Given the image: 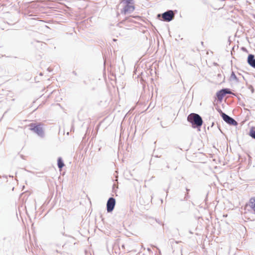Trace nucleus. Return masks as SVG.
<instances>
[{
  "mask_svg": "<svg viewBox=\"0 0 255 255\" xmlns=\"http://www.w3.org/2000/svg\"><path fill=\"white\" fill-rule=\"evenodd\" d=\"M178 242H179L175 241V243H176V244L178 243Z\"/></svg>",
  "mask_w": 255,
  "mask_h": 255,
  "instance_id": "obj_26",
  "label": "nucleus"
},
{
  "mask_svg": "<svg viewBox=\"0 0 255 255\" xmlns=\"http://www.w3.org/2000/svg\"><path fill=\"white\" fill-rule=\"evenodd\" d=\"M187 121L190 123L192 127L194 128H197L199 131L203 125V120L202 117L196 113H191L187 117Z\"/></svg>",
  "mask_w": 255,
  "mask_h": 255,
  "instance_id": "obj_1",
  "label": "nucleus"
},
{
  "mask_svg": "<svg viewBox=\"0 0 255 255\" xmlns=\"http://www.w3.org/2000/svg\"><path fill=\"white\" fill-rule=\"evenodd\" d=\"M221 75L220 74H218V76H219V77H220V76H221Z\"/></svg>",
  "mask_w": 255,
  "mask_h": 255,
  "instance_id": "obj_25",
  "label": "nucleus"
},
{
  "mask_svg": "<svg viewBox=\"0 0 255 255\" xmlns=\"http://www.w3.org/2000/svg\"><path fill=\"white\" fill-rule=\"evenodd\" d=\"M61 234L63 236H66V235L65 234V233L64 232H61Z\"/></svg>",
  "mask_w": 255,
  "mask_h": 255,
  "instance_id": "obj_17",
  "label": "nucleus"
},
{
  "mask_svg": "<svg viewBox=\"0 0 255 255\" xmlns=\"http://www.w3.org/2000/svg\"><path fill=\"white\" fill-rule=\"evenodd\" d=\"M190 198V196L189 195V193H186V194H185V197L184 198V199L183 200H187L188 199H189Z\"/></svg>",
  "mask_w": 255,
  "mask_h": 255,
  "instance_id": "obj_15",
  "label": "nucleus"
},
{
  "mask_svg": "<svg viewBox=\"0 0 255 255\" xmlns=\"http://www.w3.org/2000/svg\"><path fill=\"white\" fill-rule=\"evenodd\" d=\"M201 43L202 45H204V42H203V41H202V42H201Z\"/></svg>",
  "mask_w": 255,
  "mask_h": 255,
  "instance_id": "obj_21",
  "label": "nucleus"
},
{
  "mask_svg": "<svg viewBox=\"0 0 255 255\" xmlns=\"http://www.w3.org/2000/svg\"><path fill=\"white\" fill-rule=\"evenodd\" d=\"M249 205L255 214V197H251L247 206Z\"/></svg>",
  "mask_w": 255,
  "mask_h": 255,
  "instance_id": "obj_8",
  "label": "nucleus"
},
{
  "mask_svg": "<svg viewBox=\"0 0 255 255\" xmlns=\"http://www.w3.org/2000/svg\"><path fill=\"white\" fill-rule=\"evenodd\" d=\"M121 2H125L126 4H132L133 0H121Z\"/></svg>",
  "mask_w": 255,
  "mask_h": 255,
  "instance_id": "obj_14",
  "label": "nucleus"
},
{
  "mask_svg": "<svg viewBox=\"0 0 255 255\" xmlns=\"http://www.w3.org/2000/svg\"><path fill=\"white\" fill-rule=\"evenodd\" d=\"M113 40H114V41H116V39H113Z\"/></svg>",
  "mask_w": 255,
  "mask_h": 255,
  "instance_id": "obj_27",
  "label": "nucleus"
},
{
  "mask_svg": "<svg viewBox=\"0 0 255 255\" xmlns=\"http://www.w3.org/2000/svg\"><path fill=\"white\" fill-rule=\"evenodd\" d=\"M116 205V200L113 197H110L107 203V211L110 213L113 211Z\"/></svg>",
  "mask_w": 255,
  "mask_h": 255,
  "instance_id": "obj_5",
  "label": "nucleus"
},
{
  "mask_svg": "<svg viewBox=\"0 0 255 255\" xmlns=\"http://www.w3.org/2000/svg\"><path fill=\"white\" fill-rule=\"evenodd\" d=\"M186 193H189L190 189L187 188H186Z\"/></svg>",
  "mask_w": 255,
  "mask_h": 255,
  "instance_id": "obj_16",
  "label": "nucleus"
},
{
  "mask_svg": "<svg viewBox=\"0 0 255 255\" xmlns=\"http://www.w3.org/2000/svg\"><path fill=\"white\" fill-rule=\"evenodd\" d=\"M43 125L41 123H32L28 125V127L30 130L37 134L39 137L43 138L45 136Z\"/></svg>",
  "mask_w": 255,
  "mask_h": 255,
  "instance_id": "obj_2",
  "label": "nucleus"
},
{
  "mask_svg": "<svg viewBox=\"0 0 255 255\" xmlns=\"http://www.w3.org/2000/svg\"><path fill=\"white\" fill-rule=\"evenodd\" d=\"M214 123H212V125H211V127H212L214 126Z\"/></svg>",
  "mask_w": 255,
  "mask_h": 255,
  "instance_id": "obj_22",
  "label": "nucleus"
},
{
  "mask_svg": "<svg viewBox=\"0 0 255 255\" xmlns=\"http://www.w3.org/2000/svg\"><path fill=\"white\" fill-rule=\"evenodd\" d=\"M216 96L219 101H221L223 100V98L225 96V93L223 89L218 91L216 93Z\"/></svg>",
  "mask_w": 255,
  "mask_h": 255,
  "instance_id": "obj_9",
  "label": "nucleus"
},
{
  "mask_svg": "<svg viewBox=\"0 0 255 255\" xmlns=\"http://www.w3.org/2000/svg\"><path fill=\"white\" fill-rule=\"evenodd\" d=\"M40 75H42V74L41 73H40Z\"/></svg>",
  "mask_w": 255,
  "mask_h": 255,
  "instance_id": "obj_28",
  "label": "nucleus"
},
{
  "mask_svg": "<svg viewBox=\"0 0 255 255\" xmlns=\"http://www.w3.org/2000/svg\"><path fill=\"white\" fill-rule=\"evenodd\" d=\"M249 135L253 138L255 139V128L252 127L250 130Z\"/></svg>",
  "mask_w": 255,
  "mask_h": 255,
  "instance_id": "obj_12",
  "label": "nucleus"
},
{
  "mask_svg": "<svg viewBox=\"0 0 255 255\" xmlns=\"http://www.w3.org/2000/svg\"><path fill=\"white\" fill-rule=\"evenodd\" d=\"M122 248H125V246H124V245H123L122 246Z\"/></svg>",
  "mask_w": 255,
  "mask_h": 255,
  "instance_id": "obj_23",
  "label": "nucleus"
},
{
  "mask_svg": "<svg viewBox=\"0 0 255 255\" xmlns=\"http://www.w3.org/2000/svg\"><path fill=\"white\" fill-rule=\"evenodd\" d=\"M223 90L225 93V96L227 94H233L231 90L229 88H223Z\"/></svg>",
  "mask_w": 255,
  "mask_h": 255,
  "instance_id": "obj_13",
  "label": "nucleus"
},
{
  "mask_svg": "<svg viewBox=\"0 0 255 255\" xmlns=\"http://www.w3.org/2000/svg\"><path fill=\"white\" fill-rule=\"evenodd\" d=\"M147 251L148 252H150L151 251V249L150 248H147Z\"/></svg>",
  "mask_w": 255,
  "mask_h": 255,
  "instance_id": "obj_19",
  "label": "nucleus"
},
{
  "mask_svg": "<svg viewBox=\"0 0 255 255\" xmlns=\"http://www.w3.org/2000/svg\"><path fill=\"white\" fill-rule=\"evenodd\" d=\"M73 74L74 75H75V76H76V75H77V73H76V72L75 71H73Z\"/></svg>",
  "mask_w": 255,
  "mask_h": 255,
  "instance_id": "obj_18",
  "label": "nucleus"
},
{
  "mask_svg": "<svg viewBox=\"0 0 255 255\" xmlns=\"http://www.w3.org/2000/svg\"><path fill=\"white\" fill-rule=\"evenodd\" d=\"M57 166L60 170H61L62 168L65 166L63 159L61 157L58 158Z\"/></svg>",
  "mask_w": 255,
  "mask_h": 255,
  "instance_id": "obj_10",
  "label": "nucleus"
},
{
  "mask_svg": "<svg viewBox=\"0 0 255 255\" xmlns=\"http://www.w3.org/2000/svg\"><path fill=\"white\" fill-rule=\"evenodd\" d=\"M248 64L253 68L255 69V57L252 54H249L247 58Z\"/></svg>",
  "mask_w": 255,
  "mask_h": 255,
  "instance_id": "obj_6",
  "label": "nucleus"
},
{
  "mask_svg": "<svg viewBox=\"0 0 255 255\" xmlns=\"http://www.w3.org/2000/svg\"><path fill=\"white\" fill-rule=\"evenodd\" d=\"M220 112L221 117L226 123L231 126H237L238 125L237 122L233 118L223 113L221 110Z\"/></svg>",
  "mask_w": 255,
  "mask_h": 255,
  "instance_id": "obj_4",
  "label": "nucleus"
},
{
  "mask_svg": "<svg viewBox=\"0 0 255 255\" xmlns=\"http://www.w3.org/2000/svg\"><path fill=\"white\" fill-rule=\"evenodd\" d=\"M242 49H243V50H246V49L245 48H244V47H243V48H242Z\"/></svg>",
  "mask_w": 255,
  "mask_h": 255,
  "instance_id": "obj_24",
  "label": "nucleus"
},
{
  "mask_svg": "<svg viewBox=\"0 0 255 255\" xmlns=\"http://www.w3.org/2000/svg\"><path fill=\"white\" fill-rule=\"evenodd\" d=\"M157 16L161 20L170 22L174 19L175 13L172 10H167L162 14H158Z\"/></svg>",
  "mask_w": 255,
  "mask_h": 255,
  "instance_id": "obj_3",
  "label": "nucleus"
},
{
  "mask_svg": "<svg viewBox=\"0 0 255 255\" xmlns=\"http://www.w3.org/2000/svg\"><path fill=\"white\" fill-rule=\"evenodd\" d=\"M230 79L231 81L235 80L236 82L238 83L239 82V79L237 78L235 73L232 71L231 75L230 76Z\"/></svg>",
  "mask_w": 255,
  "mask_h": 255,
  "instance_id": "obj_11",
  "label": "nucleus"
},
{
  "mask_svg": "<svg viewBox=\"0 0 255 255\" xmlns=\"http://www.w3.org/2000/svg\"><path fill=\"white\" fill-rule=\"evenodd\" d=\"M254 88H252V93H253V92H254Z\"/></svg>",
  "mask_w": 255,
  "mask_h": 255,
  "instance_id": "obj_20",
  "label": "nucleus"
},
{
  "mask_svg": "<svg viewBox=\"0 0 255 255\" xmlns=\"http://www.w3.org/2000/svg\"><path fill=\"white\" fill-rule=\"evenodd\" d=\"M134 9V6L132 4H126L124 7V12L126 14L127 13H130Z\"/></svg>",
  "mask_w": 255,
  "mask_h": 255,
  "instance_id": "obj_7",
  "label": "nucleus"
}]
</instances>
